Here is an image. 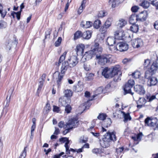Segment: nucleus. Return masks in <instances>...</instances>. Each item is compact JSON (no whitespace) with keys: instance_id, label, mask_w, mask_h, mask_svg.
<instances>
[{"instance_id":"1","label":"nucleus","mask_w":158,"mask_h":158,"mask_svg":"<svg viewBox=\"0 0 158 158\" xmlns=\"http://www.w3.org/2000/svg\"><path fill=\"white\" fill-rule=\"evenodd\" d=\"M99 44L95 43L94 45L91 47V50L86 52L82 57V59H84L86 60L91 59L95 55L96 56L98 52L102 53V48L99 47Z\"/></svg>"},{"instance_id":"2","label":"nucleus","mask_w":158,"mask_h":158,"mask_svg":"<svg viewBox=\"0 0 158 158\" xmlns=\"http://www.w3.org/2000/svg\"><path fill=\"white\" fill-rule=\"evenodd\" d=\"M102 53L98 52L96 56V59L98 61V63L101 66H105L110 64L112 60L111 55L104 54L101 55Z\"/></svg>"},{"instance_id":"3","label":"nucleus","mask_w":158,"mask_h":158,"mask_svg":"<svg viewBox=\"0 0 158 158\" xmlns=\"http://www.w3.org/2000/svg\"><path fill=\"white\" fill-rule=\"evenodd\" d=\"M77 59L76 56L70 57L68 61H65L62 63L61 69H68L75 66L78 63Z\"/></svg>"},{"instance_id":"4","label":"nucleus","mask_w":158,"mask_h":158,"mask_svg":"<svg viewBox=\"0 0 158 158\" xmlns=\"http://www.w3.org/2000/svg\"><path fill=\"white\" fill-rule=\"evenodd\" d=\"M102 139L105 147L109 145V143L111 141L114 142L116 140V137L114 132H107L103 136Z\"/></svg>"},{"instance_id":"5","label":"nucleus","mask_w":158,"mask_h":158,"mask_svg":"<svg viewBox=\"0 0 158 158\" xmlns=\"http://www.w3.org/2000/svg\"><path fill=\"white\" fill-rule=\"evenodd\" d=\"M135 82L133 79L128 80V82L125 84L124 88L125 94H130L132 95L133 94V93L131 91V89L134 85Z\"/></svg>"},{"instance_id":"6","label":"nucleus","mask_w":158,"mask_h":158,"mask_svg":"<svg viewBox=\"0 0 158 158\" xmlns=\"http://www.w3.org/2000/svg\"><path fill=\"white\" fill-rule=\"evenodd\" d=\"M128 48V45L123 42H120L118 43L116 47H114V50L123 52L127 51Z\"/></svg>"},{"instance_id":"7","label":"nucleus","mask_w":158,"mask_h":158,"mask_svg":"<svg viewBox=\"0 0 158 158\" xmlns=\"http://www.w3.org/2000/svg\"><path fill=\"white\" fill-rule=\"evenodd\" d=\"M102 74L106 78H110L113 77L117 73V70H103Z\"/></svg>"},{"instance_id":"8","label":"nucleus","mask_w":158,"mask_h":158,"mask_svg":"<svg viewBox=\"0 0 158 158\" xmlns=\"http://www.w3.org/2000/svg\"><path fill=\"white\" fill-rule=\"evenodd\" d=\"M78 125V121L76 118H73L69 120L66 123V127L72 129L77 127Z\"/></svg>"},{"instance_id":"9","label":"nucleus","mask_w":158,"mask_h":158,"mask_svg":"<svg viewBox=\"0 0 158 158\" xmlns=\"http://www.w3.org/2000/svg\"><path fill=\"white\" fill-rule=\"evenodd\" d=\"M18 43V40L16 39L13 40H7L6 44L7 49L10 50L12 48L16 47Z\"/></svg>"},{"instance_id":"10","label":"nucleus","mask_w":158,"mask_h":158,"mask_svg":"<svg viewBox=\"0 0 158 158\" xmlns=\"http://www.w3.org/2000/svg\"><path fill=\"white\" fill-rule=\"evenodd\" d=\"M64 70H60V73L59 71H56L54 73V76L58 77L56 78V82L58 86H59L60 84L61 81L64 75V71H63Z\"/></svg>"},{"instance_id":"11","label":"nucleus","mask_w":158,"mask_h":158,"mask_svg":"<svg viewBox=\"0 0 158 158\" xmlns=\"http://www.w3.org/2000/svg\"><path fill=\"white\" fill-rule=\"evenodd\" d=\"M139 21L144 22L145 21L148 16V13L147 11L144 10L139 14L137 15Z\"/></svg>"},{"instance_id":"12","label":"nucleus","mask_w":158,"mask_h":158,"mask_svg":"<svg viewBox=\"0 0 158 158\" xmlns=\"http://www.w3.org/2000/svg\"><path fill=\"white\" fill-rule=\"evenodd\" d=\"M71 102L70 99L65 96H62L59 99V104L60 106H65Z\"/></svg>"},{"instance_id":"13","label":"nucleus","mask_w":158,"mask_h":158,"mask_svg":"<svg viewBox=\"0 0 158 158\" xmlns=\"http://www.w3.org/2000/svg\"><path fill=\"white\" fill-rule=\"evenodd\" d=\"M135 91L140 95H143L145 93V90L143 86L141 85H137L134 87Z\"/></svg>"},{"instance_id":"14","label":"nucleus","mask_w":158,"mask_h":158,"mask_svg":"<svg viewBox=\"0 0 158 158\" xmlns=\"http://www.w3.org/2000/svg\"><path fill=\"white\" fill-rule=\"evenodd\" d=\"M157 122V119L156 118L151 119L149 118L148 117L145 120V123L146 125L152 126H156Z\"/></svg>"},{"instance_id":"15","label":"nucleus","mask_w":158,"mask_h":158,"mask_svg":"<svg viewBox=\"0 0 158 158\" xmlns=\"http://www.w3.org/2000/svg\"><path fill=\"white\" fill-rule=\"evenodd\" d=\"M137 104V107L138 109H140L143 107H145V104L146 102V99L140 97L139 100L136 101Z\"/></svg>"},{"instance_id":"16","label":"nucleus","mask_w":158,"mask_h":158,"mask_svg":"<svg viewBox=\"0 0 158 158\" xmlns=\"http://www.w3.org/2000/svg\"><path fill=\"white\" fill-rule=\"evenodd\" d=\"M85 46L82 44L77 45L75 49L77 56H82L83 54Z\"/></svg>"},{"instance_id":"17","label":"nucleus","mask_w":158,"mask_h":158,"mask_svg":"<svg viewBox=\"0 0 158 158\" xmlns=\"http://www.w3.org/2000/svg\"><path fill=\"white\" fill-rule=\"evenodd\" d=\"M143 45V42L141 39H137L132 41V45L135 48H138Z\"/></svg>"},{"instance_id":"18","label":"nucleus","mask_w":158,"mask_h":158,"mask_svg":"<svg viewBox=\"0 0 158 158\" xmlns=\"http://www.w3.org/2000/svg\"><path fill=\"white\" fill-rule=\"evenodd\" d=\"M157 70H147L145 73V78L148 79L150 77H152V76L155 75L157 72Z\"/></svg>"},{"instance_id":"19","label":"nucleus","mask_w":158,"mask_h":158,"mask_svg":"<svg viewBox=\"0 0 158 158\" xmlns=\"http://www.w3.org/2000/svg\"><path fill=\"white\" fill-rule=\"evenodd\" d=\"M158 82L157 78L155 77H150L148 80V85L149 86L156 85Z\"/></svg>"},{"instance_id":"20","label":"nucleus","mask_w":158,"mask_h":158,"mask_svg":"<svg viewBox=\"0 0 158 158\" xmlns=\"http://www.w3.org/2000/svg\"><path fill=\"white\" fill-rule=\"evenodd\" d=\"M115 40L113 37H109L106 41V43L109 46H113L115 43Z\"/></svg>"},{"instance_id":"21","label":"nucleus","mask_w":158,"mask_h":158,"mask_svg":"<svg viewBox=\"0 0 158 158\" xmlns=\"http://www.w3.org/2000/svg\"><path fill=\"white\" fill-rule=\"evenodd\" d=\"M137 21H139L137 15L132 14L129 18V23L131 24H135Z\"/></svg>"},{"instance_id":"22","label":"nucleus","mask_w":158,"mask_h":158,"mask_svg":"<svg viewBox=\"0 0 158 158\" xmlns=\"http://www.w3.org/2000/svg\"><path fill=\"white\" fill-rule=\"evenodd\" d=\"M67 53V52H64L63 54L60 57L58 61L55 63V64L57 67L59 66L61 62H63L65 60Z\"/></svg>"},{"instance_id":"23","label":"nucleus","mask_w":158,"mask_h":158,"mask_svg":"<svg viewBox=\"0 0 158 158\" xmlns=\"http://www.w3.org/2000/svg\"><path fill=\"white\" fill-rule=\"evenodd\" d=\"M92 33L90 31H88L82 33V37L84 39L89 40L91 36Z\"/></svg>"},{"instance_id":"24","label":"nucleus","mask_w":158,"mask_h":158,"mask_svg":"<svg viewBox=\"0 0 158 158\" xmlns=\"http://www.w3.org/2000/svg\"><path fill=\"white\" fill-rule=\"evenodd\" d=\"M118 112L119 113H123V115L124 116V121L125 122H127L128 120H131V118L129 113L126 114L124 112L120 111V110H118Z\"/></svg>"},{"instance_id":"25","label":"nucleus","mask_w":158,"mask_h":158,"mask_svg":"<svg viewBox=\"0 0 158 158\" xmlns=\"http://www.w3.org/2000/svg\"><path fill=\"white\" fill-rule=\"evenodd\" d=\"M117 73L113 77H114V81L115 82H118L121 80V77L122 76V73L118 70H117Z\"/></svg>"},{"instance_id":"26","label":"nucleus","mask_w":158,"mask_h":158,"mask_svg":"<svg viewBox=\"0 0 158 158\" xmlns=\"http://www.w3.org/2000/svg\"><path fill=\"white\" fill-rule=\"evenodd\" d=\"M69 143V142L68 141L65 143L64 145V146L66 148V153L67 154H70V152L72 151L73 152H76V150L77 149H74L73 148H70L69 149V146L68 145V144Z\"/></svg>"},{"instance_id":"27","label":"nucleus","mask_w":158,"mask_h":158,"mask_svg":"<svg viewBox=\"0 0 158 158\" xmlns=\"http://www.w3.org/2000/svg\"><path fill=\"white\" fill-rule=\"evenodd\" d=\"M92 25V23L89 21H86L85 24L84 22L82 21L81 23V27L84 28H88L91 27Z\"/></svg>"},{"instance_id":"28","label":"nucleus","mask_w":158,"mask_h":158,"mask_svg":"<svg viewBox=\"0 0 158 158\" xmlns=\"http://www.w3.org/2000/svg\"><path fill=\"white\" fill-rule=\"evenodd\" d=\"M40 80V81L39 83L38 87L36 94V95H37L38 96H39V92H40L41 90L44 82V79L41 78Z\"/></svg>"},{"instance_id":"29","label":"nucleus","mask_w":158,"mask_h":158,"mask_svg":"<svg viewBox=\"0 0 158 158\" xmlns=\"http://www.w3.org/2000/svg\"><path fill=\"white\" fill-rule=\"evenodd\" d=\"M64 96L70 98L73 95V92L70 89H67L64 91Z\"/></svg>"},{"instance_id":"30","label":"nucleus","mask_w":158,"mask_h":158,"mask_svg":"<svg viewBox=\"0 0 158 158\" xmlns=\"http://www.w3.org/2000/svg\"><path fill=\"white\" fill-rule=\"evenodd\" d=\"M3 8L2 5L0 4V14L1 17L4 18L6 15L7 12L6 10H3Z\"/></svg>"},{"instance_id":"31","label":"nucleus","mask_w":158,"mask_h":158,"mask_svg":"<svg viewBox=\"0 0 158 158\" xmlns=\"http://www.w3.org/2000/svg\"><path fill=\"white\" fill-rule=\"evenodd\" d=\"M132 24V25L130 27V30L133 32H137L139 30L138 25H136L135 24Z\"/></svg>"},{"instance_id":"32","label":"nucleus","mask_w":158,"mask_h":158,"mask_svg":"<svg viewBox=\"0 0 158 158\" xmlns=\"http://www.w3.org/2000/svg\"><path fill=\"white\" fill-rule=\"evenodd\" d=\"M82 32L79 31H77L74 34V39L76 40L81 37H82Z\"/></svg>"},{"instance_id":"33","label":"nucleus","mask_w":158,"mask_h":158,"mask_svg":"<svg viewBox=\"0 0 158 158\" xmlns=\"http://www.w3.org/2000/svg\"><path fill=\"white\" fill-rule=\"evenodd\" d=\"M114 37L115 39L120 40L122 39L123 38L122 33L121 32H119L118 31H116L114 34Z\"/></svg>"},{"instance_id":"34","label":"nucleus","mask_w":158,"mask_h":158,"mask_svg":"<svg viewBox=\"0 0 158 158\" xmlns=\"http://www.w3.org/2000/svg\"><path fill=\"white\" fill-rule=\"evenodd\" d=\"M127 23L126 21L123 19L119 20L118 24L117 27L118 28H122Z\"/></svg>"},{"instance_id":"35","label":"nucleus","mask_w":158,"mask_h":158,"mask_svg":"<svg viewBox=\"0 0 158 158\" xmlns=\"http://www.w3.org/2000/svg\"><path fill=\"white\" fill-rule=\"evenodd\" d=\"M141 6L143 7L144 8H148L150 6L149 2L147 1H144L140 4Z\"/></svg>"},{"instance_id":"36","label":"nucleus","mask_w":158,"mask_h":158,"mask_svg":"<svg viewBox=\"0 0 158 158\" xmlns=\"http://www.w3.org/2000/svg\"><path fill=\"white\" fill-rule=\"evenodd\" d=\"M146 101L151 102L154 99L156 98L155 95H152L151 96L150 94H147L146 95Z\"/></svg>"},{"instance_id":"37","label":"nucleus","mask_w":158,"mask_h":158,"mask_svg":"<svg viewBox=\"0 0 158 158\" xmlns=\"http://www.w3.org/2000/svg\"><path fill=\"white\" fill-rule=\"evenodd\" d=\"M84 0H83L82 1L81 5L80 6L77 11L78 14L79 15H80L81 14V13L83 12V9H84L85 7V5H84Z\"/></svg>"},{"instance_id":"38","label":"nucleus","mask_w":158,"mask_h":158,"mask_svg":"<svg viewBox=\"0 0 158 158\" xmlns=\"http://www.w3.org/2000/svg\"><path fill=\"white\" fill-rule=\"evenodd\" d=\"M112 20L113 19L112 18H109L107 19L104 24L109 28L111 25Z\"/></svg>"},{"instance_id":"39","label":"nucleus","mask_w":158,"mask_h":158,"mask_svg":"<svg viewBox=\"0 0 158 158\" xmlns=\"http://www.w3.org/2000/svg\"><path fill=\"white\" fill-rule=\"evenodd\" d=\"M101 24V21L99 19H97L95 20L94 23V27L96 29H98L100 26Z\"/></svg>"},{"instance_id":"40","label":"nucleus","mask_w":158,"mask_h":158,"mask_svg":"<svg viewBox=\"0 0 158 158\" xmlns=\"http://www.w3.org/2000/svg\"><path fill=\"white\" fill-rule=\"evenodd\" d=\"M14 89H10L8 91V94L7 95L6 98V102L7 103L8 102H9L10 101V99Z\"/></svg>"},{"instance_id":"41","label":"nucleus","mask_w":158,"mask_h":158,"mask_svg":"<svg viewBox=\"0 0 158 158\" xmlns=\"http://www.w3.org/2000/svg\"><path fill=\"white\" fill-rule=\"evenodd\" d=\"M27 147L24 148L23 150L19 156V158H25L27 154Z\"/></svg>"},{"instance_id":"42","label":"nucleus","mask_w":158,"mask_h":158,"mask_svg":"<svg viewBox=\"0 0 158 158\" xmlns=\"http://www.w3.org/2000/svg\"><path fill=\"white\" fill-rule=\"evenodd\" d=\"M156 62H154L151 67L148 68V69H158V64Z\"/></svg>"},{"instance_id":"43","label":"nucleus","mask_w":158,"mask_h":158,"mask_svg":"<svg viewBox=\"0 0 158 158\" xmlns=\"http://www.w3.org/2000/svg\"><path fill=\"white\" fill-rule=\"evenodd\" d=\"M106 114L101 113L99 114V115L98 116L97 118L99 120H104L106 119Z\"/></svg>"},{"instance_id":"44","label":"nucleus","mask_w":158,"mask_h":158,"mask_svg":"<svg viewBox=\"0 0 158 158\" xmlns=\"http://www.w3.org/2000/svg\"><path fill=\"white\" fill-rule=\"evenodd\" d=\"M7 26L6 23L3 20L0 21V29H3L6 27Z\"/></svg>"},{"instance_id":"45","label":"nucleus","mask_w":158,"mask_h":158,"mask_svg":"<svg viewBox=\"0 0 158 158\" xmlns=\"http://www.w3.org/2000/svg\"><path fill=\"white\" fill-rule=\"evenodd\" d=\"M82 86L81 87L78 85L77 86H74L73 87V90L76 92H79L82 91Z\"/></svg>"},{"instance_id":"46","label":"nucleus","mask_w":158,"mask_h":158,"mask_svg":"<svg viewBox=\"0 0 158 158\" xmlns=\"http://www.w3.org/2000/svg\"><path fill=\"white\" fill-rule=\"evenodd\" d=\"M108 28V27L104 24L100 28L99 31L102 34H104L107 31V29Z\"/></svg>"},{"instance_id":"47","label":"nucleus","mask_w":158,"mask_h":158,"mask_svg":"<svg viewBox=\"0 0 158 158\" xmlns=\"http://www.w3.org/2000/svg\"><path fill=\"white\" fill-rule=\"evenodd\" d=\"M62 40V39L61 37H59L55 43L54 45L55 46L57 47L60 46L61 44Z\"/></svg>"},{"instance_id":"48","label":"nucleus","mask_w":158,"mask_h":158,"mask_svg":"<svg viewBox=\"0 0 158 158\" xmlns=\"http://www.w3.org/2000/svg\"><path fill=\"white\" fill-rule=\"evenodd\" d=\"M150 63V60L148 59H147L145 60L144 61V68L146 67L147 68V69H148V68L150 67V66H149V64Z\"/></svg>"},{"instance_id":"49","label":"nucleus","mask_w":158,"mask_h":158,"mask_svg":"<svg viewBox=\"0 0 158 158\" xmlns=\"http://www.w3.org/2000/svg\"><path fill=\"white\" fill-rule=\"evenodd\" d=\"M65 106V112L68 114L70 113L71 112V110H72V107L71 106L68 104H67V105Z\"/></svg>"},{"instance_id":"50","label":"nucleus","mask_w":158,"mask_h":158,"mask_svg":"<svg viewBox=\"0 0 158 158\" xmlns=\"http://www.w3.org/2000/svg\"><path fill=\"white\" fill-rule=\"evenodd\" d=\"M88 141V138L84 136H81L80 139V142L81 143H85Z\"/></svg>"},{"instance_id":"51","label":"nucleus","mask_w":158,"mask_h":158,"mask_svg":"<svg viewBox=\"0 0 158 158\" xmlns=\"http://www.w3.org/2000/svg\"><path fill=\"white\" fill-rule=\"evenodd\" d=\"M151 2V4L156 7V9H158V2L155 3V2L157 0H149Z\"/></svg>"},{"instance_id":"52","label":"nucleus","mask_w":158,"mask_h":158,"mask_svg":"<svg viewBox=\"0 0 158 158\" xmlns=\"http://www.w3.org/2000/svg\"><path fill=\"white\" fill-rule=\"evenodd\" d=\"M51 33V30L50 29H48L45 33V39L47 38H49L50 37V35Z\"/></svg>"},{"instance_id":"53","label":"nucleus","mask_w":158,"mask_h":158,"mask_svg":"<svg viewBox=\"0 0 158 158\" xmlns=\"http://www.w3.org/2000/svg\"><path fill=\"white\" fill-rule=\"evenodd\" d=\"M106 12L102 10L100 11L98 14V17L99 18H102L105 16Z\"/></svg>"},{"instance_id":"54","label":"nucleus","mask_w":158,"mask_h":158,"mask_svg":"<svg viewBox=\"0 0 158 158\" xmlns=\"http://www.w3.org/2000/svg\"><path fill=\"white\" fill-rule=\"evenodd\" d=\"M94 76V74L92 73H89L87 77V80L88 81L92 80L93 79V77Z\"/></svg>"},{"instance_id":"55","label":"nucleus","mask_w":158,"mask_h":158,"mask_svg":"<svg viewBox=\"0 0 158 158\" xmlns=\"http://www.w3.org/2000/svg\"><path fill=\"white\" fill-rule=\"evenodd\" d=\"M139 9L138 6H135L132 7L131 10L132 12H136L138 11Z\"/></svg>"},{"instance_id":"56","label":"nucleus","mask_w":158,"mask_h":158,"mask_svg":"<svg viewBox=\"0 0 158 158\" xmlns=\"http://www.w3.org/2000/svg\"><path fill=\"white\" fill-rule=\"evenodd\" d=\"M124 149V148L123 147H120L116 148V152L118 154H120L121 153H122Z\"/></svg>"},{"instance_id":"57","label":"nucleus","mask_w":158,"mask_h":158,"mask_svg":"<svg viewBox=\"0 0 158 158\" xmlns=\"http://www.w3.org/2000/svg\"><path fill=\"white\" fill-rule=\"evenodd\" d=\"M111 2L112 3V7L113 8L115 7L121 3L120 1L119 2L116 3L115 0H113L112 2L111 1Z\"/></svg>"},{"instance_id":"58","label":"nucleus","mask_w":158,"mask_h":158,"mask_svg":"<svg viewBox=\"0 0 158 158\" xmlns=\"http://www.w3.org/2000/svg\"><path fill=\"white\" fill-rule=\"evenodd\" d=\"M60 142H62V143L67 142L68 141L69 142V141L68 139L66 137H63L59 139Z\"/></svg>"},{"instance_id":"59","label":"nucleus","mask_w":158,"mask_h":158,"mask_svg":"<svg viewBox=\"0 0 158 158\" xmlns=\"http://www.w3.org/2000/svg\"><path fill=\"white\" fill-rule=\"evenodd\" d=\"M44 109L47 112H49L51 109L50 104L48 103H47Z\"/></svg>"},{"instance_id":"60","label":"nucleus","mask_w":158,"mask_h":158,"mask_svg":"<svg viewBox=\"0 0 158 158\" xmlns=\"http://www.w3.org/2000/svg\"><path fill=\"white\" fill-rule=\"evenodd\" d=\"M21 11H19L17 12H15V15L17 19L19 20L20 18V16L21 14Z\"/></svg>"},{"instance_id":"61","label":"nucleus","mask_w":158,"mask_h":158,"mask_svg":"<svg viewBox=\"0 0 158 158\" xmlns=\"http://www.w3.org/2000/svg\"><path fill=\"white\" fill-rule=\"evenodd\" d=\"M64 128H67L63 131V134L64 135H66L67 133L69 132L70 131V130L72 129H71L69 128V127H66V126H65V127H64Z\"/></svg>"},{"instance_id":"62","label":"nucleus","mask_w":158,"mask_h":158,"mask_svg":"<svg viewBox=\"0 0 158 158\" xmlns=\"http://www.w3.org/2000/svg\"><path fill=\"white\" fill-rule=\"evenodd\" d=\"M143 135L142 132H140L136 135L137 141H140Z\"/></svg>"},{"instance_id":"63","label":"nucleus","mask_w":158,"mask_h":158,"mask_svg":"<svg viewBox=\"0 0 158 158\" xmlns=\"http://www.w3.org/2000/svg\"><path fill=\"white\" fill-rule=\"evenodd\" d=\"M53 110L54 112H58L60 110L59 107L56 106H54Z\"/></svg>"},{"instance_id":"64","label":"nucleus","mask_w":158,"mask_h":158,"mask_svg":"<svg viewBox=\"0 0 158 158\" xmlns=\"http://www.w3.org/2000/svg\"><path fill=\"white\" fill-rule=\"evenodd\" d=\"M58 126L60 128H62L64 127V128L65 127V125L64 124V122L63 121H60L58 123Z\"/></svg>"}]
</instances>
